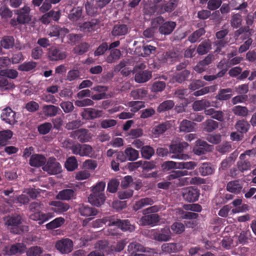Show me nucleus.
Masks as SVG:
<instances>
[{"mask_svg": "<svg viewBox=\"0 0 256 256\" xmlns=\"http://www.w3.org/2000/svg\"><path fill=\"white\" fill-rule=\"evenodd\" d=\"M3 219L4 226L14 234H20L28 230V226L22 225V216L20 214H9L4 217Z\"/></svg>", "mask_w": 256, "mask_h": 256, "instance_id": "f257e3e1", "label": "nucleus"}, {"mask_svg": "<svg viewBox=\"0 0 256 256\" xmlns=\"http://www.w3.org/2000/svg\"><path fill=\"white\" fill-rule=\"evenodd\" d=\"M0 118L2 120L11 126L15 124L18 122L16 120V113L9 107L2 110Z\"/></svg>", "mask_w": 256, "mask_h": 256, "instance_id": "9b49d317", "label": "nucleus"}, {"mask_svg": "<svg viewBox=\"0 0 256 256\" xmlns=\"http://www.w3.org/2000/svg\"><path fill=\"white\" fill-rule=\"evenodd\" d=\"M71 150L72 153L81 156H88L92 158L94 149L91 146L86 144L76 143L72 146Z\"/></svg>", "mask_w": 256, "mask_h": 256, "instance_id": "20e7f679", "label": "nucleus"}, {"mask_svg": "<svg viewBox=\"0 0 256 256\" xmlns=\"http://www.w3.org/2000/svg\"><path fill=\"white\" fill-rule=\"evenodd\" d=\"M100 22L98 19H92L90 22H86L82 24H80L79 28L81 31L84 32H91L94 30Z\"/></svg>", "mask_w": 256, "mask_h": 256, "instance_id": "a878e982", "label": "nucleus"}, {"mask_svg": "<svg viewBox=\"0 0 256 256\" xmlns=\"http://www.w3.org/2000/svg\"><path fill=\"white\" fill-rule=\"evenodd\" d=\"M102 114V110L92 108H84V112L81 114V116L84 119L94 120L96 118L101 117Z\"/></svg>", "mask_w": 256, "mask_h": 256, "instance_id": "6ab92c4d", "label": "nucleus"}, {"mask_svg": "<svg viewBox=\"0 0 256 256\" xmlns=\"http://www.w3.org/2000/svg\"><path fill=\"white\" fill-rule=\"evenodd\" d=\"M140 152L142 157L146 160H150L154 154V149L149 146H142Z\"/></svg>", "mask_w": 256, "mask_h": 256, "instance_id": "09e8293b", "label": "nucleus"}, {"mask_svg": "<svg viewBox=\"0 0 256 256\" xmlns=\"http://www.w3.org/2000/svg\"><path fill=\"white\" fill-rule=\"evenodd\" d=\"M30 9L28 6H24V8L16 11L18 14L17 20L20 24H25L30 20Z\"/></svg>", "mask_w": 256, "mask_h": 256, "instance_id": "dca6fc26", "label": "nucleus"}, {"mask_svg": "<svg viewBox=\"0 0 256 256\" xmlns=\"http://www.w3.org/2000/svg\"><path fill=\"white\" fill-rule=\"evenodd\" d=\"M147 94V90L142 88H138L132 90L130 95L134 100H142Z\"/></svg>", "mask_w": 256, "mask_h": 256, "instance_id": "6e6d98bb", "label": "nucleus"}, {"mask_svg": "<svg viewBox=\"0 0 256 256\" xmlns=\"http://www.w3.org/2000/svg\"><path fill=\"white\" fill-rule=\"evenodd\" d=\"M206 32L204 29L202 28L194 31L188 37V40L191 43H194L198 40V38L204 35Z\"/></svg>", "mask_w": 256, "mask_h": 256, "instance_id": "5fc2aeb1", "label": "nucleus"}, {"mask_svg": "<svg viewBox=\"0 0 256 256\" xmlns=\"http://www.w3.org/2000/svg\"><path fill=\"white\" fill-rule=\"evenodd\" d=\"M84 17L83 14V8L82 6L73 8L68 14V19L73 22H77L82 19Z\"/></svg>", "mask_w": 256, "mask_h": 256, "instance_id": "aec40b11", "label": "nucleus"}, {"mask_svg": "<svg viewBox=\"0 0 256 256\" xmlns=\"http://www.w3.org/2000/svg\"><path fill=\"white\" fill-rule=\"evenodd\" d=\"M188 146V144L186 142H182L176 143L172 142L170 145V152L174 154L171 156L172 158L179 160H186L188 156V154H182V152Z\"/></svg>", "mask_w": 256, "mask_h": 256, "instance_id": "7ed1b4c3", "label": "nucleus"}, {"mask_svg": "<svg viewBox=\"0 0 256 256\" xmlns=\"http://www.w3.org/2000/svg\"><path fill=\"white\" fill-rule=\"evenodd\" d=\"M24 249L25 247L22 244H16L10 246L8 254L10 255L20 254L24 252Z\"/></svg>", "mask_w": 256, "mask_h": 256, "instance_id": "3c124183", "label": "nucleus"}, {"mask_svg": "<svg viewBox=\"0 0 256 256\" xmlns=\"http://www.w3.org/2000/svg\"><path fill=\"white\" fill-rule=\"evenodd\" d=\"M214 60V55L213 54H210L204 59L200 60L196 65L194 68V70L198 73H202L207 70L208 66L211 64Z\"/></svg>", "mask_w": 256, "mask_h": 256, "instance_id": "9d476101", "label": "nucleus"}, {"mask_svg": "<svg viewBox=\"0 0 256 256\" xmlns=\"http://www.w3.org/2000/svg\"><path fill=\"white\" fill-rule=\"evenodd\" d=\"M242 183L238 180L230 182L226 186V190L233 193H239L242 188Z\"/></svg>", "mask_w": 256, "mask_h": 256, "instance_id": "7c9ffc66", "label": "nucleus"}, {"mask_svg": "<svg viewBox=\"0 0 256 256\" xmlns=\"http://www.w3.org/2000/svg\"><path fill=\"white\" fill-rule=\"evenodd\" d=\"M42 169L50 174H58L62 170L60 164L53 158H50L48 160L46 164L42 167Z\"/></svg>", "mask_w": 256, "mask_h": 256, "instance_id": "f8f14e48", "label": "nucleus"}, {"mask_svg": "<svg viewBox=\"0 0 256 256\" xmlns=\"http://www.w3.org/2000/svg\"><path fill=\"white\" fill-rule=\"evenodd\" d=\"M206 85V83L200 80H193L188 86L190 90H195Z\"/></svg>", "mask_w": 256, "mask_h": 256, "instance_id": "338daca9", "label": "nucleus"}, {"mask_svg": "<svg viewBox=\"0 0 256 256\" xmlns=\"http://www.w3.org/2000/svg\"><path fill=\"white\" fill-rule=\"evenodd\" d=\"M105 187L106 182L103 181L100 182L92 188L91 191L92 192L90 194H104V191Z\"/></svg>", "mask_w": 256, "mask_h": 256, "instance_id": "bf43d9fd", "label": "nucleus"}, {"mask_svg": "<svg viewBox=\"0 0 256 256\" xmlns=\"http://www.w3.org/2000/svg\"><path fill=\"white\" fill-rule=\"evenodd\" d=\"M112 216L104 218L102 219H97L92 222V225L94 228H100L102 226L103 224H105L108 226H111V222L110 220Z\"/></svg>", "mask_w": 256, "mask_h": 256, "instance_id": "13d9d810", "label": "nucleus"}, {"mask_svg": "<svg viewBox=\"0 0 256 256\" xmlns=\"http://www.w3.org/2000/svg\"><path fill=\"white\" fill-rule=\"evenodd\" d=\"M202 126L204 131L211 132L218 128V123L212 119H208L202 122Z\"/></svg>", "mask_w": 256, "mask_h": 256, "instance_id": "473e14b6", "label": "nucleus"}, {"mask_svg": "<svg viewBox=\"0 0 256 256\" xmlns=\"http://www.w3.org/2000/svg\"><path fill=\"white\" fill-rule=\"evenodd\" d=\"M151 25L154 27L159 26L158 32L164 36H168L172 33L176 26V23L172 21L164 22L162 16H157L151 21Z\"/></svg>", "mask_w": 256, "mask_h": 256, "instance_id": "f03ea898", "label": "nucleus"}, {"mask_svg": "<svg viewBox=\"0 0 256 256\" xmlns=\"http://www.w3.org/2000/svg\"><path fill=\"white\" fill-rule=\"evenodd\" d=\"M156 48L151 44L150 42H143L140 46L136 48L134 52L138 56L146 57L152 54H155Z\"/></svg>", "mask_w": 256, "mask_h": 256, "instance_id": "0eeeda50", "label": "nucleus"}, {"mask_svg": "<svg viewBox=\"0 0 256 256\" xmlns=\"http://www.w3.org/2000/svg\"><path fill=\"white\" fill-rule=\"evenodd\" d=\"M42 252H44L42 248L38 246H34L28 248L26 251V255L28 256H38Z\"/></svg>", "mask_w": 256, "mask_h": 256, "instance_id": "774afa93", "label": "nucleus"}, {"mask_svg": "<svg viewBox=\"0 0 256 256\" xmlns=\"http://www.w3.org/2000/svg\"><path fill=\"white\" fill-rule=\"evenodd\" d=\"M64 222L65 220L64 218L62 217L58 218L47 224H46V228L50 230L58 228L62 226L64 224Z\"/></svg>", "mask_w": 256, "mask_h": 256, "instance_id": "603ef678", "label": "nucleus"}, {"mask_svg": "<svg viewBox=\"0 0 256 256\" xmlns=\"http://www.w3.org/2000/svg\"><path fill=\"white\" fill-rule=\"evenodd\" d=\"M1 46L5 49H10L14 46V39L12 36H4L0 40Z\"/></svg>", "mask_w": 256, "mask_h": 256, "instance_id": "79ce46f5", "label": "nucleus"}, {"mask_svg": "<svg viewBox=\"0 0 256 256\" xmlns=\"http://www.w3.org/2000/svg\"><path fill=\"white\" fill-rule=\"evenodd\" d=\"M54 207L52 210L56 212L62 213L67 211L69 208L68 204L60 201H54L50 204Z\"/></svg>", "mask_w": 256, "mask_h": 256, "instance_id": "2f4dec72", "label": "nucleus"}, {"mask_svg": "<svg viewBox=\"0 0 256 256\" xmlns=\"http://www.w3.org/2000/svg\"><path fill=\"white\" fill-rule=\"evenodd\" d=\"M154 200L150 198H141L137 201L134 206V210L137 211L142 208L154 204Z\"/></svg>", "mask_w": 256, "mask_h": 256, "instance_id": "ea45409f", "label": "nucleus"}, {"mask_svg": "<svg viewBox=\"0 0 256 256\" xmlns=\"http://www.w3.org/2000/svg\"><path fill=\"white\" fill-rule=\"evenodd\" d=\"M166 86V83L164 82L156 81L152 84L150 90L154 92H161L164 90Z\"/></svg>", "mask_w": 256, "mask_h": 256, "instance_id": "e2e57ef3", "label": "nucleus"}, {"mask_svg": "<svg viewBox=\"0 0 256 256\" xmlns=\"http://www.w3.org/2000/svg\"><path fill=\"white\" fill-rule=\"evenodd\" d=\"M14 88V85L10 82L7 78L0 75V88L2 90H6Z\"/></svg>", "mask_w": 256, "mask_h": 256, "instance_id": "8fccbe9b", "label": "nucleus"}, {"mask_svg": "<svg viewBox=\"0 0 256 256\" xmlns=\"http://www.w3.org/2000/svg\"><path fill=\"white\" fill-rule=\"evenodd\" d=\"M56 248L60 253L66 254L70 252L73 250V242L68 238H62L56 242Z\"/></svg>", "mask_w": 256, "mask_h": 256, "instance_id": "6e6552de", "label": "nucleus"}, {"mask_svg": "<svg viewBox=\"0 0 256 256\" xmlns=\"http://www.w3.org/2000/svg\"><path fill=\"white\" fill-rule=\"evenodd\" d=\"M10 198L11 202H14V200H16L18 202L24 205L27 204L30 202V198L26 194H21L18 196L13 195L12 196H10Z\"/></svg>", "mask_w": 256, "mask_h": 256, "instance_id": "680f3d73", "label": "nucleus"}, {"mask_svg": "<svg viewBox=\"0 0 256 256\" xmlns=\"http://www.w3.org/2000/svg\"><path fill=\"white\" fill-rule=\"evenodd\" d=\"M65 166L68 171H73L78 167V163L76 158L74 156H71L68 158Z\"/></svg>", "mask_w": 256, "mask_h": 256, "instance_id": "052dcab7", "label": "nucleus"}, {"mask_svg": "<svg viewBox=\"0 0 256 256\" xmlns=\"http://www.w3.org/2000/svg\"><path fill=\"white\" fill-rule=\"evenodd\" d=\"M78 210L80 214L84 216H96L98 213V211L96 208L84 204H82L80 206Z\"/></svg>", "mask_w": 256, "mask_h": 256, "instance_id": "bb28decb", "label": "nucleus"}, {"mask_svg": "<svg viewBox=\"0 0 256 256\" xmlns=\"http://www.w3.org/2000/svg\"><path fill=\"white\" fill-rule=\"evenodd\" d=\"M121 55L120 51L118 49L111 50L110 54L107 57L106 61L108 63H112L118 60Z\"/></svg>", "mask_w": 256, "mask_h": 256, "instance_id": "4d7b16f0", "label": "nucleus"}, {"mask_svg": "<svg viewBox=\"0 0 256 256\" xmlns=\"http://www.w3.org/2000/svg\"><path fill=\"white\" fill-rule=\"evenodd\" d=\"M212 48V42L209 40L202 42L198 46L196 52L200 55L207 54Z\"/></svg>", "mask_w": 256, "mask_h": 256, "instance_id": "e433bc0d", "label": "nucleus"}, {"mask_svg": "<svg viewBox=\"0 0 256 256\" xmlns=\"http://www.w3.org/2000/svg\"><path fill=\"white\" fill-rule=\"evenodd\" d=\"M110 220L111 222V226H116L120 228L122 231H129L131 232L135 229V226L132 224L128 220H122L114 216H112Z\"/></svg>", "mask_w": 256, "mask_h": 256, "instance_id": "39448f33", "label": "nucleus"}, {"mask_svg": "<svg viewBox=\"0 0 256 256\" xmlns=\"http://www.w3.org/2000/svg\"><path fill=\"white\" fill-rule=\"evenodd\" d=\"M232 112L236 116L241 117H246L248 114V110L246 106H236L232 109Z\"/></svg>", "mask_w": 256, "mask_h": 256, "instance_id": "c03bdc74", "label": "nucleus"}, {"mask_svg": "<svg viewBox=\"0 0 256 256\" xmlns=\"http://www.w3.org/2000/svg\"><path fill=\"white\" fill-rule=\"evenodd\" d=\"M124 153L126 156V159L130 161H134L137 160L139 156L138 151L130 147L124 150Z\"/></svg>", "mask_w": 256, "mask_h": 256, "instance_id": "de8ad7c7", "label": "nucleus"}, {"mask_svg": "<svg viewBox=\"0 0 256 256\" xmlns=\"http://www.w3.org/2000/svg\"><path fill=\"white\" fill-rule=\"evenodd\" d=\"M160 216L158 214H154L145 215L140 220V224L142 226H155L160 221Z\"/></svg>", "mask_w": 256, "mask_h": 256, "instance_id": "f3484780", "label": "nucleus"}, {"mask_svg": "<svg viewBox=\"0 0 256 256\" xmlns=\"http://www.w3.org/2000/svg\"><path fill=\"white\" fill-rule=\"evenodd\" d=\"M44 115L47 117H54L60 114V109L52 104L44 105L42 108Z\"/></svg>", "mask_w": 256, "mask_h": 256, "instance_id": "4be33fe9", "label": "nucleus"}, {"mask_svg": "<svg viewBox=\"0 0 256 256\" xmlns=\"http://www.w3.org/2000/svg\"><path fill=\"white\" fill-rule=\"evenodd\" d=\"M154 239L160 242H168L171 238V231L168 227H164L160 230L154 232Z\"/></svg>", "mask_w": 256, "mask_h": 256, "instance_id": "4468645a", "label": "nucleus"}, {"mask_svg": "<svg viewBox=\"0 0 256 256\" xmlns=\"http://www.w3.org/2000/svg\"><path fill=\"white\" fill-rule=\"evenodd\" d=\"M52 215L50 213L44 214L42 212H36L30 216V218L34 220H40L45 222L49 220Z\"/></svg>", "mask_w": 256, "mask_h": 256, "instance_id": "864d4df0", "label": "nucleus"}, {"mask_svg": "<svg viewBox=\"0 0 256 256\" xmlns=\"http://www.w3.org/2000/svg\"><path fill=\"white\" fill-rule=\"evenodd\" d=\"M210 102L206 99H202L195 101L192 104V108L194 111L198 112L210 106Z\"/></svg>", "mask_w": 256, "mask_h": 256, "instance_id": "4c0bfd02", "label": "nucleus"}, {"mask_svg": "<svg viewBox=\"0 0 256 256\" xmlns=\"http://www.w3.org/2000/svg\"><path fill=\"white\" fill-rule=\"evenodd\" d=\"M46 162V158L40 154H34L30 156L29 164L34 167H40L43 166Z\"/></svg>", "mask_w": 256, "mask_h": 256, "instance_id": "412c9836", "label": "nucleus"}, {"mask_svg": "<svg viewBox=\"0 0 256 256\" xmlns=\"http://www.w3.org/2000/svg\"><path fill=\"white\" fill-rule=\"evenodd\" d=\"M128 252L130 254V256L138 252H144L146 250V248L140 244L136 242H133L130 243L128 246Z\"/></svg>", "mask_w": 256, "mask_h": 256, "instance_id": "b1692460", "label": "nucleus"}, {"mask_svg": "<svg viewBox=\"0 0 256 256\" xmlns=\"http://www.w3.org/2000/svg\"><path fill=\"white\" fill-rule=\"evenodd\" d=\"M152 78L150 71L144 70L137 72L135 74L134 80L138 83H143L148 81Z\"/></svg>", "mask_w": 256, "mask_h": 256, "instance_id": "f704fd0d", "label": "nucleus"}, {"mask_svg": "<svg viewBox=\"0 0 256 256\" xmlns=\"http://www.w3.org/2000/svg\"><path fill=\"white\" fill-rule=\"evenodd\" d=\"M78 140L82 143L90 141L91 138L90 134L86 129L81 128L76 132Z\"/></svg>", "mask_w": 256, "mask_h": 256, "instance_id": "58836bf2", "label": "nucleus"}, {"mask_svg": "<svg viewBox=\"0 0 256 256\" xmlns=\"http://www.w3.org/2000/svg\"><path fill=\"white\" fill-rule=\"evenodd\" d=\"M174 106L172 100H166L162 102L158 107L156 110L158 113L164 112L171 110Z\"/></svg>", "mask_w": 256, "mask_h": 256, "instance_id": "a19ab883", "label": "nucleus"}, {"mask_svg": "<svg viewBox=\"0 0 256 256\" xmlns=\"http://www.w3.org/2000/svg\"><path fill=\"white\" fill-rule=\"evenodd\" d=\"M128 27L124 24H118L114 26L112 34L114 36H122L126 35L128 31Z\"/></svg>", "mask_w": 256, "mask_h": 256, "instance_id": "72a5a7b5", "label": "nucleus"}, {"mask_svg": "<svg viewBox=\"0 0 256 256\" xmlns=\"http://www.w3.org/2000/svg\"><path fill=\"white\" fill-rule=\"evenodd\" d=\"M213 149V146L209 144L204 140H198L196 141V146L193 151L196 154L200 156L205 154L206 152H211Z\"/></svg>", "mask_w": 256, "mask_h": 256, "instance_id": "ddd939ff", "label": "nucleus"}, {"mask_svg": "<svg viewBox=\"0 0 256 256\" xmlns=\"http://www.w3.org/2000/svg\"><path fill=\"white\" fill-rule=\"evenodd\" d=\"M214 170L212 166L208 163H203L199 168V172L203 176L212 174Z\"/></svg>", "mask_w": 256, "mask_h": 256, "instance_id": "37998d69", "label": "nucleus"}, {"mask_svg": "<svg viewBox=\"0 0 256 256\" xmlns=\"http://www.w3.org/2000/svg\"><path fill=\"white\" fill-rule=\"evenodd\" d=\"M12 132L10 130L0 132V146H6L8 140L12 138Z\"/></svg>", "mask_w": 256, "mask_h": 256, "instance_id": "a18cd8bd", "label": "nucleus"}, {"mask_svg": "<svg viewBox=\"0 0 256 256\" xmlns=\"http://www.w3.org/2000/svg\"><path fill=\"white\" fill-rule=\"evenodd\" d=\"M76 192L72 189H64L60 191L56 196V198L62 200H69L75 198Z\"/></svg>", "mask_w": 256, "mask_h": 256, "instance_id": "5701e85b", "label": "nucleus"}, {"mask_svg": "<svg viewBox=\"0 0 256 256\" xmlns=\"http://www.w3.org/2000/svg\"><path fill=\"white\" fill-rule=\"evenodd\" d=\"M162 250L168 254L177 252L182 250V246L177 243H166L162 245Z\"/></svg>", "mask_w": 256, "mask_h": 256, "instance_id": "393cba45", "label": "nucleus"}, {"mask_svg": "<svg viewBox=\"0 0 256 256\" xmlns=\"http://www.w3.org/2000/svg\"><path fill=\"white\" fill-rule=\"evenodd\" d=\"M242 16L239 14H234L232 16L230 24L232 27L238 28L242 25Z\"/></svg>", "mask_w": 256, "mask_h": 256, "instance_id": "0e129e2a", "label": "nucleus"}, {"mask_svg": "<svg viewBox=\"0 0 256 256\" xmlns=\"http://www.w3.org/2000/svg\"><path fill=\"white\" fill-rule=\"evenodd\" d=\"M47 56L51 61H58L65 59L67 54L56 46H52L48 48Z\"/></svg>", "mask_w": 256, "mask_h": 256, "instance_id": "1a4fd4ad", "label": "nucleus"}, {"mask_svg": "<svg viewBox=\"0 0 256 256\" xmlns=\"http://www.w3.org/2000/svg\"><path fill=\"white\" fill-rule=\"evenodd\" d=\"M178 2V0H169L166 2L161 4L158 6V12L160 14L171 12L176 8Z\"/></svg>", "mask_w": 256, "mask_h": 256, "instance_id": "2eb2a0df", "label": "nucleus"}, {"mask_svg": "<svg viewBox=\"0 0 256 256\" xmlns=\"http://www.w3.org/2000/svg\"><path fill=\"white\" fill-rule=\"evenodd\" d=\"M238 169L241 172H244L250 169L252 164L244 156V154H241L240 156V160L237 162Z\"/></svg>", "mask_w": 256, "mask_h": 256, "instance_id": "cd10ccee", "label": "nucleus"}, {"mask_svg": "<svg viewBox=\"0 0 256 256\" xmlns=\"http://www.w3.org/2000/svg\"><path fill=\"white\" fill-rule=\"evenodd\" d=\"M106 199L104 194H90L88 197V202L92 206L99 207L104 204Z\"/></svg>", "mask_w": 256, "mask_h": 256, "instance_id": "a211bd4d", "label": "nucleus"}, {"mask_svg": "<svg viewBox=\"0 0 256 256\" xmlns=\"http://www.w3.org/2000/svg\"><path fill=\"white\" fill-rule=\"evenodd\" d=\"M52 128V124L50 122H46L39 125L38 130L40 134H48Z\"/></svg>", "mask_w": 256, "mask_h": 256, "instance_id": "69168bd1", "label": "nucleus"}, {"mask_svg": "<svg viewBox=\"0 0 256 256\" xmlns=\"http://www.w3.org/2000/svg\"><path fill=\"white\" fill-rule=\"evenodd\" d=\"M250 127V124L244 120H238L235 124V128L240 133L246 132Z\"/></svg>", "mask_w": 256, "mask_h": 256, "instance_id": "49530a36", "label": "nucleus"}, {"mask_svg": "<svg viewBox=\"0 0 256 256\" xmlns=\"http://www.w3.org/2000/svg\"><path fill=\"white\" fill-rule=\"evenodd\" d=\"M196 124L187 120H182L179 126L180 132H192L196 126Z\"/></svg>", "mask_w": 256, "mask_h": 256, "instance_id": "c756f323", "label": "nucleus"}, {"mask_svg": "<svg viewBox=\"0 0 256 256\" xmlns=\"http://www.w3.org/2000/svg\"><path fill=\"white\" fill-rule=\"evenodd\" d=\"M182 194L184 200L188 202H192L198 200L199 190L194 186L184 188L182 190Z\"/></svg>", "mask_w": 256, "mask_h": 256, "instance_id": "423d86ee", "label": "nucleus"}, {"mask_svg": "<svg viewBox=\"0 0 256 256\" xmlns=\"http://www.w3.org/2000/svg\"><path fill=\"white\" fill-rule=\"evenodd\" d=\"M232 90L230 88L220 89L215 98L220 101L228 100L232 98Z\"/></svg>", "mask_w": 256, "mask_h": 256, "instance_id": "c85d7f7f", "label": "nucleus"}, {"mask_svg": "<svg viewBox=\"0 0 256 256\" xmlns=\"http://www.w3.org/2000/svg\"><path fill=\"white\" fill-rule=\"evenodd\" d=\"M190 74L189 70H184L180 72L176 73L172 76V79L174 82L182 84L188 80Z\"/></svg>", "mask_w": 256, "mask_h": 256, "instance_id": "c9c22d12", "label": "nucleus"}]
</instances>
